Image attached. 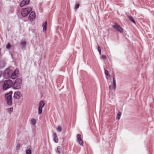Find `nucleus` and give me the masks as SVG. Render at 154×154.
Instances as JSON below:
<instances>
[{
    "mask_svg": "<svg viewBox=\"0 0 154 154\" xmlns=\"http://www.w3.org/2000/svg\"><path fill=\"white\" fill-rule=\"evenodd\" d=\"M22 85V80L21 79L18 78L13 83L12 88L14 89L19 90L21 89Z\"/></svg>",
    "mask_w": 154,
    "mask_h": 154,
    "instance_id": "f257e3e1",
    "label": "nucleus"
},
{
    "mask_svg": "<svg viewBox=\"0 0 154 154\" xmlns=\"http://www.w3.org/2000/svg\"><path fill=\"white\" fill-rule=\"evenodd\" d=\"M13 92L10 91L8 94H5V98L7 104L10 106L11 105L12 103V94Z\"/></svg>",
    "mask_w": 154,
    "mask_h": 154,
    "instance_id": "f03ea898",
    "label": "nucleus"
},
{
    "mask_svg": "<svg viewBox=\"0 0 154 154\" xmlns=\"http://www.w3.org/2000/svg\"><path fill=\"white\" fill-rule=\"evenodd\" d=\"M13 82L11 80H7L4 81L3 85V89L4 90H6L11 86L12 87Z\"/></svg>",
    "mask_w": 154,
    "mask_h": 154,
    "instance_id": "7ed1b4c3",
    "label": "nucleus"
},
{
    "mask_svg": "<svg viewBox=\"0 0 154 154\" xmlns=\"http://www.w3.org/2000/svg\"><path fill=\"white\" fill-rule=\"evenodd\" d=\"M32 10V8L31 7L22 8L21 11V14L23 17H26L30 13Z\"/></svg>",
    "mask_w": 154,
    "mask_h": 154,
    "instance_id": "20e7f679",
    "label": "nucleus"
},
{
    "mask_svg": "<svg viewBox=\"0 0 154 154\" xmlns=\"http://www.w3.org/2000/svg\"><path fill=\"white\" fill-rule=\"evenodd\" d=\"M22 94L19 91H17L14 94L13 97L16 99H19L22 97Z\"/></svg>",
    "mask_w": 154,
    "mask_h": 154,
    "instance_id": "39448f33",
    "label": "nucleus"
},
{
    "mask_svg": "<svg viewBox=\"0 0 154 154\" xmlns=\"http://www.w3.org/2000/svg\"><path fill=\"white\" fill-rule=\"evenodd\" d=\"M45 104V103L43 101H41L39 103V114L42 113V108Z\"/></svg>",
    "mask_w": 154,
    "mask_h": 154,
    "instance_id": "423d86ee",
    "label": "nucleus"
},
{
    "mask_svg": "<svg viewBox=\"0 0 154 154\" xmlns=\"http://www.w3.org/2000/svg\"><path fill=\"white\" fill-rule=\"evenodd\" d=\"M113 27L115 29L120 32H123V29L122 28L116 24H115V25L113 26Z\"/></svg>",
    "mask_w": 154,
    "mask_h": 154,
    "instance_id": "0eeeda50",
    "label": "nucleus"
},
{
    "mask_svg": "<svg viewBox=\"0 0 154 154\" xmlns=\"http://www.w3.org/2000/svg\"><path fill=\"white\" fill-rule=\"evenodd\" d=\"M35 17L36 16L35 12L32 11L30 12V14L28 17V19L30 21H32L35 18Z\"/></svg>",
    "mask_w": 154,
    "mask_h": 154,
    "instance_id": "6e6552de",
    "label": "nucleus"
},
{
    "mask_svg": "<svg viewBox=\"0 0 154 154\" xmlns=\"http://www.w3.org/2000/svg\"><path fill=\"white\" fill-rule=\"evenodd\" d=\"M78 142L81 146H83L84 143L82 139L81 136L80 134H78L77 136Z\"/></svg>",
    "mask_w": 154,
    "mask_h": 154,
    "instance_id": "1a4fd4ad",
    "label": "nucleus"
},
{
    "mask_svg": "<svg viewBox=\"0 0 154 154\" xmlns=\"http://www.w3.org/2000/svg\"><path fill=\"white\" fill-rule=\"evenodd\" d=\"M18 71L17 69H16L12 73L11 76L12 79H15L18 76Z\"/></svg>",
    "mask_w": 154,
    "mask_h": 154,
    "instance_id": "9d476101",
    "label": "nucleus"
},
{
    "mask_svg": "<svg viewBox=\"0 0 154 154\" xmlns=\"http://www.w3.org/2000/svg\"><path fill=\"white\" fill-rule=\"evenodd\" d=\"M30 0H23L20 3V6L22 7L28 4Z\"/></svg>",
    "mask_w": 154,
    "mask_h": 154,
    "instance_id": "9b49d317",
    "label": "nucleus"
},
{
    "mask_svg": "<svg viewBox=\"0 0 154 154\" xmlns=\"http://www.w3.org/2000/svg\"><path fill=\"white\" fill-rule=\"evenodd\" d=\"M42 27H43V32L46 31L47 27V23L46 22L44 23L43 24Z\"/></svg>",
    "mask_w": 154,
    "mask_h": 154,
    "instance_id": "f8f14e48",
    "label": "nucleus"
},
{
    "mask_svg": "<svg viewBox=\"0 0 154 154\" xmlns=\"http://www.w3.org/2000/svg\"><path fill=\"white\" fill-rule=\"evenodd\" d=\"M26 42L25 41H22L20 42V45L22 48H24L26 46Z\"/></svg>",
    "mask_w": 154,
    "mask_h": 154,
    "instance_id": "ddd939ff",
    "label": "nucleus"
},
{
    "mask_svg": "<svg viewBox=\"0 0 154 154\" xmlns=\"http://www.w3.org/2000/svg\"><path fill=\"white\" fill-rule=\"evenodd\" d=\"M31 124L32 125H34L36 122V120L35 119H32L30 120Z\"/></svg>",
    "mask_w": 154,
    "mask_h": 154,
    "instance_id": "4468645a",
    "label": "nucleus"
},
{
    "mask_svg": "<svg viewBox=\"0 0 154 154\" xmlns=\"http://www.w3.org/2000/svg\"><path fill=\"white\" fill-rule=\"evenodd\" d=\"M113 88L114 89H115L116 88V79L114 77L113 78Z\"/></svg>",
    "mask_w": 154,
    "mask_h": 154,
    "instance_id": "2eb2a0df",
    "label": "nucleus"
},
{
    "mask_svg": "<svg viewBox=\"0 0 154 154\" xmlns=\"http://www.w3.org/2000/svg\"><path fill=\"white\" fill-rule=\"evenodd\" d=\"M13 107H10L7 109V112L8 113H11L13 111Z\"/></svg>",
    "mask_w": 154,
    "mask_h": 154,
    "instance_id": "dca6fc26",
    "label": "nucleus"
},
{
    "mask_svg": "<svg viewBox=\"0 0 154 154\" xmlns=\"http://www.w3.org/2000/svg\"><path fill=\"white\" fill-rule=\"evenodd\" d=\"M121 115H122V113L121 112H119L118 113L117 115V117H116L117 119L118 120H119L120 119V117L121 116Z\"/></svg>",
    "mask_w": 154,
    "mask_h": 154,
    "instance_id": "f3484780",
    "label": "nucleus"
},
{
    "mask_svg": "<svg viewBox=\"0 0 154 154\" xmlns=\"http://www.w3.org/2000/svg\"><path fill=\"white\" fill-rule=\"evenodd\" d=\"M26 154H31L32 151L30 149H27L26 151Z\"/></svg>",
    "mask_w": 154,
    "mask_h": 154,
    "instance_id": "a211bd4d",
    "label": "nucleus"
},
{
    "mask_svg": "<svg viewBox=\"0 0 154 154\" xmlns=\"http://www.w3.org/2000/svg\"><path fill=\"white\" fill-rule=\"evenodd\" d=\"M57 130L59 132H61L62 130V128L60 126H58L57 128Z\"/></svg>",
    "mask_w": 154,
    "mask_h": 154,
    "instance_id": "6ab92c4d",
    "label": "nucleus"
},
{
    "mask_svg": "<svg viewBox=\"0 0 154 154\" xmlns=\"http://www.w3.org/2000/svg\"><path fill=\"white\" fill-rule=\"evenodd\" d=\"M11 47V45L9 43L7 44L6 46L7 49H8V50H9Z\"/></svg>",
    "mask_w": 154,
    "mask_h": 154,
    "instance_id": "aec40b11",
    "label": "nucleus"
},
{
    "mask_svg": "<svg viewBox=\"0 0 154 154\" xmlns=\"http://www.w3.org/2000/svg\"><path fill=\"white\" fill-rule=\"evenodd\" d=\"M129 19L133 23H135V21H134L133 18L131 17H129Z\"/></svg>",
    "mask_w": 154,
    "mask_h": 154,
    "instance_id": "412c9836",
    "label": "nucleus"
},
{
    "mask_svg": "<svg viewBox=\"0 0 154 154\" xmlns=\"http://www.w3.org/2000/svg\"><path fill=\"white\" fill-rule=\"evenodd\" d=\"M5 65V63L3 62H1L0 63V66L2 67H3Z\"/></svg>",
    "mask_w": 154,
    "mask_h": 154,
    "instance_id": "4be33fe9",
    "label": "nucleus"
},
{
    "mask_svg": "<svg viewBox=\"0 0 154 154\" xmlns=\"http://www.w3.org/2000/svg\"><path fill=\"white\" fill-rule=\"evenodd\" d=\"M60 146H58L57 149V152L59 153H60Z\"/></svg>",
    "mask_w": 154,
    "mask_h": 154,
    "instance_id": "5701e85b",
    "label": "nucleus"
},
{
    "mask_svg": "<svg viewBox=\"0 0 154 154\" xmlns=\"http://www.w3.org/2000/svg\"><path fill=\"white\" fill-rule=\"evenodd\" d=\"M97 49H98V50L99 53V54H100V55L101 54V50L100 49V47L98 46Z\"/></svg>",
    "mask_w": 154,
    "mask_h": 154,
    "instance_id": "b1692460",
    "label": "nucleus"
},
{
    "mask_svg": "<svg viewBox=\"0 0 154 154\" xmlns=\"http://www.w3.org/2000/svg\"><path fill=\"white\" fill-rule=\"evenodd\" d=\"M106 58V56H105L104 55H102L101 57V58L103 60L105 59Z\"/></svg>",
    "mask_w": 154,
    "mask_h": 154,
    "instance_id": "393cba45",
    "label": "nucleus"
},
{
    "mask_svg": "<svg viewBox=\"0 0 154 154\" xmlns=\"http://www.w3.org/2000/svg\"><path fill=\"white\" fill-rule=\"evenodd\" d=\"M106 78L108 80H110L111 78L109 75H106Z\"/></svg>",
    "mask_w": 154,
    "mask_h": 154,
    "instance_id": "a878e982",
    "label": "nucleus"
},
{
    "mask_svg": "<svg viewBox=\"0 0 154 154\" xmlns=\"http://www.w3.org/2000/svg\"><path fill=\"white\" fill-rule=\"evenodd\" d=\"M113 85L112 86H111V85H110L109 87V89L110 90H115V89H114L113 88Z\"/></svg>",
    "mask_w": 154,
    "mask_h": 154,
    "instance_id": "bb28decb",
    "label": "nucleus"
},
{
    "mask_svg": "<svg viewBox=\"0 0 154 154\" xmlns=\"http://www.w3.org/2000/svg\"><path fill=\"white\" fill-rule=\"evenodd\" d=\"M79 4H76L75 5V8L76 9H77L78 8H79Z\"/></svg>",
    "mask_w": 154,
    "mask_h": 154,
    "instance_id": "cd10ccee",
    "label": "nucleus"
},
{
    "mask_svg": "<svg viewBox=\"0 0 154 154\" xmlns=\"http://www.w3.org/2000/svg\"><path fill=\"white\" fill-rule=\"evenodd\" d=\"M6 72L7 74H9V70L8 69H6L4 71V75H5V73Z\"/></svg>",
    "mask_w": 154,
    "mask_h": 154,
    "instance_id": "c85d7f7f",
    "label": "nucleus"
},
{
    "mask_svg": "<svg viewBox=\"0 0 154 154\" xmlns=\"http://www.w3.org/2000/svg\"><path fill=\"white\" fill-rule=\"evenodd\" d=\"M54 140L56 143H57L58 141V139L57 138H54Z\"/></svg>",
    "mask_w": 154,
    "mask_h": 154,
    "instance_id": "c756f323",
    "label": "nucleus"
},
{
    "mask_svg": "<svg viewBox=\"0 0 154 154\" xmlns=\"http://www.w3.org/2000/svg\"><path fill=\"white\" fill-rule=\"evenodd\" d=\"M105 73L106 75H109L108 71L107 70H105Z\"/></svg>",
    "mask_w": 154,
    "mask_h": 154,
    "instance_id": "7c9ffc66",
    "label": "nucleus"
},
{
    "mask_svg": "<svg viewBox=\"0 0 154 154\" xmlns=\"http://www.w3.org/2000/svg\"><path fill=\"white\" fill-rule=\"evenodd\" d=\"M54 138H57V134H56L54 133Z\"/></svg>",
    "mask_w": 154,
    "mask_h": 154,
    "instance_id": "2f4dec72",
    "label": "nucleus"
},
{
    "mask_svg": "<svg viewBox=\"0 0 154 154\" xmlns=\"http://www.w3.org/2000/svg\"><path fill=\"white\" fill-rule=\"evenodd\" d=\"M43 11V10L42 8H41L40 10V12H42Z\"/></svg>",
    "mask_w": 154,
    "mask_h": 154,
    "instance_id": "473e14b6",
    "label": "nucleus"
},
{
    "mask_svg": "<svg viewBox=\"0 0 154 154\" xmlns=\"http://www.w3.org/2000/svg\"><path fill=\"white\" fill-rule=\"evenodd\" d=\"M20 144H17V147H20Z\"/></svg>",
    "mask_w": 154,
    "mask_h": 154,
    "instance_id": "72a5a7b5",
    "label": "nucleus"
},
{
    "mask_svg": "<svg viewBox=\"0 0 154 154\" xmlns=\"http://www.w3.org/2000/svg\"><path fill=\"white\" fill-rule=\"evenodd\" d=\"M2 75V73L0 72V76L1 75Z\"/></svg>",
    "mask_w": 154,
    "mask_h": 154,
    "instance_id": "f704fd0d",
    "label": "nucleus"
}]
</instances>
